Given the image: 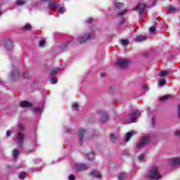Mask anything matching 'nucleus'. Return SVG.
I'll use <instances>...</instances> for the list:
<instances>
[{"mask_svg": "<svg viewBox=\"0 0 180 180\" xmlns=\"http://www.w3.org/2000/svg\"><path fill=\"white\" fill-rule=\"evenodd\" d=\"M147 176L149 179L158 180L161 179V174L158 171V168L153 167H151L147 173Z\"/></svg>", "mask_w": 180, "mask_h": 180, "instance_id": "1", "label": "nucleus"}, {"mask_svg": "<svg viewBox=\"0 0 180 180\" xmlns=\"http://www.w3.org/2000/svg\"><path fill=\"white\" fill-rule=\"evenodd\" d=\"M154 140V136H144L141 141L136 143V148H143L146 147L148 143H151Z\"/></svg>", "mask_w": 180, "mask_h": 180, "instance_id": "2", "label": "nucleus"}, {"mask_svg": "<svg viewBox=\"0 0 180 180\" xmlns=\"http://www.w3.org/2000/svg\"><path fill=\"white\" fill-rule=\"evenodd\" d=\"M147 8H149L148 6H147V4H143V3H139L135 8V11H139V13L140 16L142 18H146V16H144V14L143 13V12H144V11L147 9Z\"/></svg>", "mask_w": 180, "mask_h": 180, "instance_id": "3", "label": "nucleus"}, {"mask_svg": "<svg viewBox=\"0 0 180 180\" xmlns=\"http://www.w3.org/2000/svg\"><path fill=\"white\" fill-rule=\"evenodd\" d=\"M130 63L129 59H124L122 58H119L117 59L116 65L120 67V68H127V65Z\"/></svg>", "mask_w": 180, "mask_h": 180, "instance_id": "4", "label": "nucleus"}, {"mask_svg": "<svg viewBox=\"0 0 180 180\" xmlns=\"http://www.w3.org/2000/svg\"><path fill=\"white\" fill-rule=\"evenodd\" d=\"M97 115L100 116V123L103 124V123H106L109 120V117L108 116V113H106L103 110L97 111Z\"/></svg>", "mask_w": 180, "mask_h": 180, "instance_id": "5", "label": "nucleus"}, {"mask_svg": "<svg viewBox=\"0 0 180 180\" xmlns=\"http://www.w3.org/2000/svg\"><path fill=\"white\" fill-rule=\"evenodd\" d=\"M32 144L31 149L26 150V154H32L34 151H36V148H37V138L36 136H32Z\"/></svg>", "mask_w": 180, "mask_h": 180, "instance_id": "6", "label": "nucleus"}, {"mask_svg": "<svg viewBox=\"0 0 180 180\" xmlns=\"http://www.w3.org/2000/svg\"><path fill=\"white\" fill-rule=\"evenodd\" d=\"M26 129V126L23 124H18V129L16 131V136H25V130Z\"/></svg>", "mask_w": 180, "mask_h": 180, "instance_id": "7", "label": "nucleus"}, {"mask_svg": "<svg viewBox=\"0 0 180 180\" xmlns=\"http://www.w3.org/2000/svg\"><path fill=\"white\" fill-rule=\"evenodd\" d=\"M4 46L7 51H13V41L11 39H6L4 41Z\"/></svg>", "mask_w": 180, "mask_h": 180, "instance_id": "8", "label": "nucleus"}, {"mask_svg": "<svg viewBox=\"0 0 180 180\" xmlns=\"http://www.w3.org/2000/svg\"><path fill=\"white\" fill-rule=\"evenodd\" d=\"M72 44H74V39L68 41L66 43L61 44L59 49L61 50V51H65V50H67L68 47L72 46Z\"/></svg>", "mask_w": 180, "mask_h": 180, "instance_id": "9", "label": "nucleus"}, {"mask_svg": "<svg viewBox=\"0 0 180 180\" xmlns=\"http://www.w3.org/2000/svg\"><path fill=\"white\" fill-rule=\"evenodd\" d=\"M89 39H91V34H89V33H86L84 34V37H78L77 40L79 41V43H80V44H82L87 40H89Z\"/></svg>", "mask_w": 180, "mask_h": 180, "instance_id": "10", "label": "nucleus"}, {"mask_svg": "<svg viewBox=\"0 0 180 180\" xmlns=\"http://www.w3.org/2000/svg\"><path fill=\"white\" fill-rule=\"evenodd\" d=\"M141 113L139 110H136L135 112H131L129 113V116L131 119V123H134L136 122V117H139L140 116Z\"/></svg>", "mask_w": 180, "mask_h": 180, "instance_id": "11", "label": "nucleus"}, {"mask_svg": "<svg viewBox=\"0 0 180 180\" xmlns=\"http://www.w3.org/2000/svg\"><path fill=\"white\" fill-rule=\"evenodd\" d=\"M11 79H13V81H16V79H18L20 75H19V70H18V68H16V67H13V70L11 72Z\"/></svg>", "mask_w": 180, "mask_h": 180, "instance_id": "12", "label": "nucleus"}, {"mask_svg": "<svg viewBox=\"0 0 180 180\" xmlns=\"http://www.w3.org/2000/svg\"><path fill=\"white\" fill-rule=\"evenodd\" d=\"M74 169L78 172L86 171V169H88V166H86L85 164H76Z\"/></svg>", "mask_w": 180, "mask_h": 180, "instance_id": "13", "label": "nucleus"}, {"mask_svg": "<svg viewBox=\"0 0 180 180\" xmlns=\"http://www.w3.org/2000/svg\"><path fill=\"white\" fill-rule=\"evenodd\" d=\"M20 108L27 109L29 108H32V106H33V104L27 101H22L20 103Z\"/></svg>", "mask_w": 180, "mask_h": 180, "instance_id": "14", "label": "nucleus"}, {"mask_svg": "<svg viewBox=\"0 0 180 180\" xmlns=\"http://www.w3.org/2000/svg\"><path fill=\"white\" fill-rule=\"evenodd\" d=\"M25 141V136H18L16 138L15 143L18 144V147L20 148L23 146V141Z\"/></svg>", "mask_w": 180, "mask_h": 180, "instance_id": "15", "label": "nucleus"}, {"mask_svg": "<svg viewBox=\"0 0 180 180\" xmlns=\"http://www.w3.org/2000/svg\"><path fill=\"white\" fill-rule=\"evenodd\" d=\"M49 5L50 9H58V8H60V4H58L57 2H53V0L49 1Z\"/></svg>", "mask_w": 180, "mask_h": 180, "instance_id": "16", "label": "nucleus"}, {"mask_svg": "<svg viewBox=\"0 0 180 180\" xmlns=\"http://www.w3.org/2000/svg\"><path fill=\"white\" fill-rule=\"evenodd\" d=\"M171 165H180V158H175L170 160Z\"/></svg>", "mask_w": 180, "mask_h": 180, "instance_id": "17", "label": "nucleus"}, {"mask_svg": "<svg viewBox=\"0 0 180 180\" xmlns=\"http://www.w3.org/2000/svg\"><path fill=\"white\" fill-rule=\"evenodd\" d=\"M90 176L92 178H101V174L96 170H94L90 173Z\"/></svg>", "mask_w": 180, "mask_h": 180, "instance_id": "18", "label": "nucleus"}, {"mask_svg": "<svg viewBox=\"0 0 180 180\" xmlns=\"http://www.w3.org/2000/svg\"><path fill=\"white\" fill-rule=\"evenodd\" d=\"M136 41H144L147 40L146 36H138L135 38Z\"/></svg>", "mask_w": 180, "mask_h": 180, "instance_id": "19", "label": "nucleus"}, {"mask_svg": "<svg viewBox=\"0 0 180 180\" xmlns=\"http://www.w3.org/2000/svg\"><path fill=\"white\" fill-rule=\"evenodd\" d=\"M60 70L61 69L60 68H56L53 70H52L50 72L51 77L53 76V75H56V74H57V72H59V71H60Z\"/></svg>", "mask_w": 180, "mask_h": 180, "instance_id": "20", "label": "nucleus"}, {"mask_svg": "<svg viewBox=\"0 0 180 180\" xmlns=\"http://www.w3.org/2000/svg\"><path fill=\"white\" fill-rule=\"evenodd\" d=\"M22 30H30L32 29V25L29 23L26 24L25 26L22 27Z\"/></svg>", "mask_w": 180, "mask_h": 180, "instance_id": "21", "label": "nucleus"}, {"mask_svg": "<svg viewBox=\"0 0 180 180\" xmlns=\"http://www.w3.org/2000/svg\"><path fill=\"white\" fill-rule=\"evenodd\" d=\"M86 133V131L84 129V128H79L78 130V134L79 136H84Z\"/></svg>", "mask_w": 180, "mask_h": 180, "instance_id": "22", "label": "nucleus"}, {"mask_svg": "<svg viewBox=\"0 0 180 180\" xmlns=\"http://www.w3.org/2000/svg\"><path fill=\"white\" fill-rule=\"evenodd\" d=\"M94 157H95V154L94 153V152H91V153L87 154V159L89 161H92V160L94 159Z\"/></svg>", "mask_w": 180, "mask_h": 180, "instance_id": "23", "label": "nucleus"}, {"mask_svg": "<svg viewBox=\"0 0 180 180\" xmlns=\"http://www.w3.org/2000/svg\"><path fill=\"white\" fill-rule=\"evenodd\" d=\"M126 23V18L122 17L118 22L119 26H123Z\"/></svg>", "mask_w": 180, "mask_h": 180, "instance_id": "24", "label": "nucleus"}, {"mask_svg": "<svg viewBox=\"0 0 180 180\" xmlns=\"http://www.w3.org/2000/svg\"><path fill=\"white\" fill-rule=\"evenodd\" d=\"M18 156H19V150H18V149L14 150L13 153V158H15V160H16V158H18Z\"/></svg>", "mask_w": 180, "mask_h": 180, "instance_id": "25", "label": "nucleus"}, {"mask_svg": "<svg viewBox=\"0 0 180 180\" xmlns=\"http://www.w3.org/2000/svg\"><path fill=\"white\" fill-rule=\"evenodd\" d=\"M136 134H139L137 131H130L128 133L126 134V136H134Z\"/></svg>", "mask_w": 180, "mask_h": 180, "instance_id": "26", "label": "nucleus"}, {"mask_svg": "<svg viewBox=\"0 0 180 180\" xmlns=\"http://www.w3.org/2000/svg\"><path fill=\"white\" fill-rule=\"evenodd\" d=\"M115 8H117V9H120L121 8H123V6H124V4L120 2L115 3Z\"/></svg>", "mask_w": 180, "mask_h": 180, "instance_id": "27", "label": "nucleus"}, {"mask_svg": "<svg viewBox=\"0 0 180 180\" xmlns=\"http://www.w3.org/2000/svg\"><path fill=\"white\" fill-rule=\"evenodd\" d=\"M171 98V96L169 94L165 95L164 96H162L160 98V101H167Z\"/></svg>", "mask_w": 180, "mask_h": 180, "instance_id": "28", "label": "nucleus"}, {"mask_svg": "<svg viewBox=\"0 0 180 180\" xmlns=\"http://www.w3.org/2000/svg\"><path fill=\"white\" fill-rule=\"evenodd\" d=\"M110 140L112 143H117V136H111Z\"/></svg>", "mask_w": 180, "mask_h": 180, "instance_id": "29", "label": "nucleus"}, {"mask_svg": "<svg viewBox=\"0 0 180 180\" xmlns=\"http://www.w3.org/2000/svg\"><path fill=\"white\" fill-rule=\"evenodd\" d=\"M19 179H25L26 178V173L25 172H21L18 174Z\"/></svg>", "mask_w": 180, "mask_h": 180, "instance_id": "30", "label": "nucleus"}, {"mask_svg": "<svg viewBox=\"0 0 180 180\" xmlns=\"http://www.w3.org/2000/svg\"><path fill=\"white\" fill-rule=\"evenodd\" d=\"M34 113H40L41 112V108H34L32 110Z\"/></svg>", "mask_w": 180, "mask_h": 180, "instance_id": "31", "label": "nucleus"}, {"mask_svg": "<svg viewBox=\"0 0 180 180\" xmlns=\"http://www.w3.org/2000/svg\"><path fill=\"white\" fill-rule=\"evenodd\" d=\"M169 11L170 12H172V13H175V12H176V8H175V7L172 6H170L169 7Z\"/></svg>", "mask_w": 180, "mask_h": 180, "instance_id": "32", "label": "nucleus"}, {"mask_svg": "<svg viewBox=\"0 0 180 180\" xmlns=\"http://www.w3.org/2000/svg\"><path fill=\"white\" fill-rule=\"evenodd\" d=\"M124 178H126V174L120 173L118 176L119 180L124 179Z\"/></svg>", "mask_w": 180, "mask_h": 180, "instance_id": "33", "label": "nucleus"}, {"mask_svg": "<svg viewBox=\"0 0 180 180\" xmlns=\"http://www.w3.org/2000/svg\"><path fill=\"white\" fill-rule=\"evenodd\" d=\"M121 43L122 46H127L129 44V40L127 39H122Z\"/></svg>", "mask_w": 180, "mask_h": 180, "instance_id": "34", "label": "nucleus"}, {"mask_svg": "<svg viewBox=\"0 0 180 180\" xmlns=\"http://www.w3.org/2000/svg\"><path fill=\"white\" fill-rule=\"evenodd\" d=\"M158 75H159V77H165L166 75H168V72L162 71Z\"/></svg>", "mask_w": 180, "mask_h": 180, "instance_id": "35", "label": "nucleus"}, {"mask_svg": "<svg viewBox=\"0 0 180 180\" xmlns=\"http://www.w3.org/2000/svg\"><path fill=\"white\" fill-rule=\"evenodd\" d=\"M23 78H25V79H27L29 78V71L26 70L23 74H22Z\"/></svg>", "mask_w": 180, "mask_h": 180, "instance_id": "36", "label": "nucleus"}, {"mask_svg": "<svg viewBox=\"0 0 180 180\" xmlns=\"http://www.w3.org/2000/svg\"><path fill=\"white\" fill-rule=\"evenodd\" d=\"M25 3L26 1L23 0H18L16 1L17 5H19V6L25 5Z\"/></svg>", "mask_w": 180, "mask_h": 180, "instance_id": "37", "label": "nucleus"}, {"mask_svg": "<svg viewBox=\"0 0 180 180\" xmlns=\"http://www.w3.org/2000/svg\"><path fill=\"white\" fill-rule=\"evenodd\" d=\"M127 13V10H123L122 11L120 12L117 16H123V15H126Z\"/></svg>", "mask_w": 180, "mask_h": 180, "instance_id": "38", "label": "nucleus"}, {"mask_svg": "<svg viewBox=\"0 0 180 180\" xmlns=\"http://www.w3.org/2000/svg\"><path fill=\"white\" fill-rule=\"evenodd\" d=\"M50 81L52 85H53L54 84H57V79L55 77H51Z\"/></svg>", "mask_w": 180, "mask_h": 180, "instance_id": "39", "label": "nucleus"}, {"mask_svg": "<svg viewBox=\"0 0 180 180\" xmlns=\"http://www.w3.org/2000/svg\"><path fill=\"white\" fill-rule=\"evenodd\" d=\"M58 11L59 13H64V12H65V9H64V7H58Z\"/></svg>", "mask_w": 180, "mask_h": 180, "instance_id": "40", "label": "nucleus"}, {"mask_svg": "<svg viewBox=\"0 0 180 180\" xmlns=\"http://www.w3.org/2000/svg\"><path fill=\"white\" fill-rule=\"evenodd\" d=\"M46 45V41L45 40H40L39 41V47H44V46Z\"/></svg>", "mask_w": 180, "mask_h": 180, "instance_id": "41", "label": "nucleus"}, {"mask_svg": "<svg viewBox=\"0 0 180 180\" xmlns=\"http://www.w3.org/2000/svg\"><path fill=\"white\" fill-rule=\"evenodd\" d=\"M151 124L152 127H154L155 126V117H153L151 120Z\"/></svg>", "mask_w": 180, "mask_h": 180, "instance_id": "42", "label": "nucleus"}, {"mask_svg": "<svg viewBox=\"0 0 180 180\" xmlns=\"http://www.w3.org/2000/svg\"><path fill=\"white\" fill-rule=\"evenodd\" d=\"M79 142L80 144H83L84 143V136H79Z\"/></svg>", "mask_w": 180, "mask_h": 180, "instance_id": "43", "label": "nucleus"}, {"mask_svg": "<svg viewBox=\"0 0 180 180\" xmlns=\"http://www.w3.org/2000/svg\"><path fill=\"white\" fill-rule=\"evenodd\" d=\"M165 82L164 80H159V86H164Z\"/></svg>", "mask_w": 180, "mask_h": 180, "instance_id": "44", "label": "nucleus"}, {"mask_svg": "<svg viewBox=\"0 0 180 180\" xmlns=\"http://www.w3.org/2000/svg\"><path fill=\"white\" fill-rule=\"evenodd\" d=\"M72 109H75V110H78V104H77V103H75L72 105Z\"/></svg>", "mask_w": 180, "mask_h": 180, "instance_id": "45", "label": "nucleus"}, {"mask_svg": "<svg viewBox=\"0 0 180 180\" xmlns=\"http://www.w3.org/2000/svg\"><path fill=\"white\" fill-rule=\"evenodd\" d=\"M149 30H150V32L151 33H153V34L155 33V27H150L149 28Z\"/></svg>", "mask_w": 180, "mask_h": 180, "instance_id": "46", "label": "nucleus"}, {"mask_svg": "<svg viewBox=\"0 0 180 180\" xmlns=\"http://www.w3.org/2000/svg\"><path fill=\"white\" fill-rule=\"evenodd\" d=\"M12 131H13V128L8 130L6 133V136H9L10 134H12Z\"/></svg>", "mask_w": 180, "mask_h": 180, "instance_id": "47", "label": "nucleus"}, {"mask_svg": "<svg viewBox=\"0 0 180 180\" xmlns=\"http://www.w3.org/2000/svg\"><path fill=\"white\" fill-rule=\"evenodd\" d=\"M144 155H139V158H138V160L139 161H144Z\"/></svg>", "mask_w": 180, "mask_h": 180, "instance_id": "48", "label": "nucleus"}, {"mask_svg": "<svg viewBox=\"0 0 180 180\" xmlns=\"http://www.w3.org/2000/svg\"><path fill=\"white\" fill-rule=\"evenodd\" d=\"M69 180H75V176L71 174L68 176Z\"/></svg>", "mask_w": 180, "mask_h": 180, "instance_id": "49", "label": "nucleus"}, {"mask_svg": "<svg viewBox=\"0 0 180 180\" xmlns=\"http://www.w3.org/2000/svg\"><path fill=\"white\" fill-rule=\"evenodd\" d=\"M123 155H129V150H124L122 152Z\"/></svg>", "mask_w": 180, "mask_h": 180, "instance_id": "50", "label": "nucleus"}, {"mask_svg": "<svg viewBox=\"0 0 180 180\" xmlns=\"http://www.w3.org/2000/svg\"><path fill=\"white\" fill-rule=\"evenodd\" d=\"M143 89L147 92V91H148V86L147 85H143Z\"/></svg>", "mask_w": 180, "mask_h": 180, "instance_id": "51", "label": "nucleus"}, {"mask_svg": "<svg viewBox=\"0 0 180 180\" xmlns=\"http://www.w3.org/2000/svg\"><path fill=\"white\" fill-rule=\"evenodd\" d=\"M131 139V136H127L126 139H125V141L126 143H127L128 141H129V140Z\"/></svg>", "mask_w": 180, "mask_h": 180, "instance_id": "52", "label": "nucleus"}, {"mask_svg": "<svg viewBox=\"0 0 180 180\" xmlns=\"http://www.w3.org/2000/svg\"><path fill=\"white\" fill-rule=\"evenodd\" d=\"M65 133H71V128H65Z\"/></svg>", "mask_w": 180, "mask_h": 180, "instance_id": "53", "label": "nucleus"}, {"mask_svg": "<svg viewBox=\"0 0 180 180\" xmlns=\"http://www.w3.org/2000/svg\"><path fill=\"white\" fill-rule=\"evenodd\" d=\"M91 22H94V18H90L86 20L87 23H91Z\"/></svg>", "mask_w": 180, "mask_h": 180, "instance_id": "54", "label": "nucleus"}, {"mask_svg": "<svg viewBox=\"0 0 180 180\" xmlns=\"http://www.w3.org/2000/svg\"><path fill=\"white\" fill-rule=\"evenodd\" d=\"M100 77H101V78H103V77H106V72H101L100 74Z\"/></svg>", "mask_w": 180, "mask_h": 180, "instance_id": "55", "label": "nucleus"}, {"mask_svg": "<svg viewBox=\"0 0 180 180\" xmlns=\"http://www.w3.org/2000/svg\"><path fill=\"white\" fill-rule=\"evenodd\" d=\"M175 136H180V130H177L175 131Z\"/></svg>", "mask_w": 180, "mask_h": 180, "instance_id": "56", "label": "nucleus"}, {"mask_svg": "<svg viewBox=\"0 0 180 180\" xmlns=\"http://www.w3.org/2000/svg\"><path fill=\"white\" fill-rule=\"evenodd\" d=\"M109 94H113V87H110Z\"/></svg>", "mask_w": 180, "mask_h": 180, "instance_id": "57", "label": "nucleus"}, {"mask_svg": "<svg viewBox=\"0 0 180 180\" xmlns=\"http://www.w3.org/2000/svg\"><path fill=\"white\" fill-rule=\"evenodd\" d=\"M157 5V1H154L152 6H155Z\"/></svg>", "mask_w": 180, "mask_h": 180, "instance_id": "58", "label": "nucleus"}, {"mask_svg": "<svg viewBox=\"0 0 180 180\" xmlns=\"http://www.w3.org/2000/svg\"><path fill=\"white\" fill-rule=\"evenodd\" d=\"M0 85H5V82L0 79Z\"/></svg>", "mask_w": 180, "mask_h": 180, "instance_id": "59", "label": "nucleus"}, {"mask_svg": "<svg viewBox=\"0 0 180 180\" xmlns=\"http://www.w3.org/2000/svg\"><path fill=\"white\" fill-rule=\"evenodd\" d=\"M40 161V159H34V162H39Z\"/></svg>", "mask_w": 180, "mask_h": 180, "instance_id": "60", "label": "nucleus"}, {"mask_svg": "<svg viewBox=\"0 0 180 180\" xmlns=\"http://www.w3.org/2000/svg\"><path fill=\"white\" fill-rule=\"evenodd\" d=\"M145 57H148V53H145Z\"/></svg>", "mask_w": 180, "mask_h": 180, "instance_id": "61", "label": "nucleus"}, {"mask_svg": "<svg viewBox=\"0 0 180 180\" xmlns=\"http://www.w3.org/2000/svg\"><path fill=\"white\" fill-rule=\"evenodd\" d=\"M110 136H116V134H111Z\"/></svg>", "mask_w": 180, "mask_h": 180, "instance_id": "62", "label": "nucleus"}, {"mask_svg": "<svg viewBox=\"0 0 180 180\" xmlns=\"http://www.w3.org/2000/svg\"><path fill=\"white\" fill-rule=\"evenodd\" d=\"M37 171H41V168H39Z\"/></svg>", "mask_w": 180, "mask_h": 180, "instance_id": "63", "label": "nucleus"}, {"mask_svg": "<svg viewBox=\"0 0 180 180\" xmlns=\"http://www.w3.org/2000/svg\"><path fill=\"white\" fill-rule=\"evenodd\" d=\"M1 15H2V12H0V16H1Z\"/></svg>", "mask_w": 180, "mask_h": 180, "instance_id": "64", "label": "nucleus"}]
</instances>
